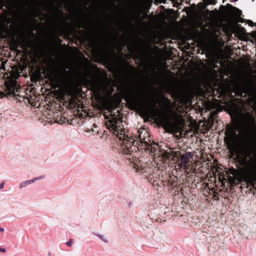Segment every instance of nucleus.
Segmentation results:
<instances>
[{
	"label": "nucleus",
	"mask_w": 256,
	"mask_h": 256,
	"mask_svg": "<svg viewBox=\"0 0 256 256\" xmlns=\"http://www.w3.org/2000/svg\"><path fill=\"white\" fill-rule=\"evenodd\" d=\"M122 122L117 118H112L106 122L107 128L116 136L120 144L119 150L124 156L126 159L134 158V153L138 150V147L134 145L136 142L134 138L128 136L125 132V129Z\"/></svg>",
	"instance_id": "f257e3e1"
},
{
	"label": "nucleus",
	"mask_w": 256,
	"mask_h": 256,
	"mask_svg": "<svg viewBox=\"0 0 256 256\" xmlns=\"http://www.w3.org/2000/svg\"><path fill=\"white\" fill-rule=\"evenodd\" d=\"M34 65H7V70L6 65H0V74H2V76L6 80V87L8 92L13 95H16V92H18L21 88L18 84L17 79L23 74L25 70L28 68H34ZM42 66L43 65H36ZM4 96V93L0 91V98Z\"/></svg>",
	"instance_id": "f03ea898"
},
{
	"label": "nucleus",
	"mask_w": 256,
	"mask_h": 256,
	"mask_svg": "<svg viewBox=\"0 0 256 256\" xmlns=\"http://www.w3.org/2000/svg\"><path fill=\"white\" fill-rule=\"evenodd\" d=\"M235 152L237 156L246 164L250 172H254L256 171V164L249 160L252 159V150L248 140L246 142L245 144L242 146L236 147Z\"/></svg>",
	"instance_id": "7ed1b4c3"
},
{
	"label": "nucleus",
	"mask_w": 256,
	"mask_h": 256,
	"mask_svg": "<svg viewBox=\"0 0 256 256\" xmlns=\"http://www.w3.org/2000/svg\"><path fill=\"white\" fill-rule=\"evenodd\" d=\"M62 39L58 36L52 34L46 43L37 47V49L42 53L47 51L50 53L57 54L62 50Z\"/></svg>",
	"instance_id": "20e7f679"
},
{
	"label": "nucleus",
	"mask_w": 256,
	"mask_h": 256,
	"mask_svg": "<svg viewBox=\"0 0 256 256\" xmlns=\"http://www.w3.org/2000/svg\"><path fill=\"white\" fill-rule=\"evenodd\" d=\"M194 153L192 152H186L182 155L180 158V163L178 166L181 168H186L190 160L194 156Z\"/></svg>",
	"instance_id": "39448f33"
},
{
	"label": "nucleus",
	"mask_w": 256,
	"mask_h": 256,
	"mask_svg": "<svg viewBox=\"0 0 256 256\" xmlns=\"http://www.w3.org/2000/svg\"><path fill=\"white\" fill-rule=\"evenodd\" d=\"M116 40V38L112 36L111 40L104 39L100 42H98V44L102 50H108L110 48V45L114 44Z\"/></svg>",
	"instance_id": "423d86ee"
},
{
	"label": "nucleus",
	"mask_w": 256,
	"mask_h": 256,
	"mask_svg": "<svg viewBox=\"0 0 256 256\" xmlns=\"http://www.w3.org/2000/svg\"><path fill=\"white\" fill-rule=\"evenodd\" d=\"M44 177V176H40L38 177L34 178L30 180H28L25 182H22L20 184V188H22L24 187L28 184H31L35 182L37 180H39L42 178Z\"/></svg>",
	"instance_id": "0eeeda50"
},
{
	"label": "nucleus",
	"mask_w": 256,
	"mask_h": 256,
	"mask_svg": "<svg viewBox=\"0 0 256 256\" xmlns=\"http://www.w3.org/2000/svg\"><path fill=\"white\" fill-rule=\"evenodd\" d=\"M49 66H62L60 69L62 70H64L65 72H68V70H70V68H69V66H72L73 65H48ZM76 66H83L84 65H76ZM86 66H88V65H85ZM92 66H94V68H98V65H92Z\"/></svg>",
	"instance_id": "6e6552de"
},
{
	"label": "nucleus",
	"mask_w": 256,
	"mask_h": 256,
	"mask_svg": "<svg viewBox=\"0 0 256 256\" xmlns=\"http://www.w3.org/2000/svg\"><path fill=\"white\" fill-rule=\"evenodd\" d=\"M140 66H142V65H140ZM145 66H163L164 68H169L170 65H144ZM177 65H170V66H176ZM182 66V68H184V66H186V65H180ZM188 66H193L194 65H188ZM195 66H198V65H194ZM203 66H206L207 65H202ZM210 66H214L213 68H219V66L216 65H210Z\"/></svg>",
	"instance_id": "1a4fd4ad"
},
{
	"label": "nucleus",
	"mask_w": 256,
	"mask_h": 256,
	"mask_svg": "<svg viewBox=\"0 0 256 256\" xmlns=\"http://www.w3.org/2000/svg\"><path fill=\"white\" fill-rule=\"evenodd\" d=\"M22 64H32L30 62H28V63L24 62ZM34 64H38V63L35 62ZM38 64H42L38 63ZM46 64H92L90 63V62H86V63H74V62L50 63V62H48V63H46Z\"/></svg>",
	"instance_id": "9d476101"
},
{
	"label": "nucleus",
	"mask_w": 256,
	"mask_h": 256,
	"mask_svg": "<svg viewBox=\"0 0 256 256\" xmlns=\"http://www.w3.org/2000/svg\"><path fill=\"white\" fill-rule=\"evenodd\" d=\"M6 7L8 8H14L16 6V0H7Z\"/></svg>",
	"instance_id": "9b49d317"
},
{
	"label": "nucleus",
	"mask_w": 256,
	"mask_h": 256,
	"mask_svg": "<svg viewBox=\"0 0 256 256\" xmlns=\"http://www.w3.org/2000/svg\"><path fill=\"white\" fill-rule=\"evenodd\" d=\"M132 46L134 48H138L139 49H140V50H142V51L145 52H146V51H145V48H144V44H138L136 42H134L133 44H132Z\"/></svg>",
	"instance_id": "f8f14e48"
},
{
	"label": "nucleus",
	"mask_w": 256,
	"mask_h": 256,
	"mask_svg": "<svg viewBox=\"0 0 256 256\" xmlns=\"http://www.w3.org/2000/svg\"><path fill=\"white\" fill-rule=\"evenodd\" d=\"M142 104L144 105V106H146V107L148 108H155L156 107V104H153V106L152 107L151 106H150V104L148 103L144 100H142Z\"/></svg>",
	"instance_id": "ddd939ff"
},
{
	"label": "nucleus",
	"mask_w": 256,
	"mask_h": 256,
	"mask_svg": "<svg viewBox=\"0 0 256 256\" xmlns=\"http://www.w3.org/2000/svg\"><path fill=\"white\" fill-rule=\"evenodd\" d=\"M219 64H236L232 62L225 63L224 62H222V60H221L219 62ZM238 64H250L248 62V63H238Z\"/></svg>",
	"instance_id": "4468645a"
},
{
	"label": "nucleus",
	"mask_w": 256,
	"mask_h": 256,
	"mask_svg": "<svg viewBox=\"0 0 256 256\" xmlns=\"http://www.w3.org/2000/svg\"><path fill=\"white\" fill-rule=\"evenodd\" d=\"M135 64H167L166 62H162V63H152V62H148V63H144V62H136Z\"/></svg>",
	"instance_id": "2eb2a0df"
},
{
	"label": "nucleus",
	"mask_w": 256,
	"mask_h": 256,
	"mask_svg": "<svg viewBox=\"0 0 256 256\" xmlns=\"http://www.w3.org/2000/svg\"><path fill=\"white\" fill-rule=\"evenodd\" d=\"M106 66V68H108L110 66H132V68L134 67V65H104Z\"/></svg>",
	"instance_id": "dca6fc26"
},
{
	"label": "nucleus",
	"mask_w": 256,
	"mask_h": 256,
	"mask_svg": "<svg viewBox=\"0 0 256 256\" xmlns=\"http://www.w3.org/2000/svg\"><path fill=\"white\" fill-rule=\"evenodd\" d=\"M97 236H98V237L102 240L103 242H108V240H106L104 238V236L102 235H101V234H98Z\"/></svg>",
	"instance_id": "f3484780"
},
{
	"label": "nucleus",
	"mask_w": 256,
	"mask_h": 256,
	"mask_svg": "<svg viewBox=\"0 0 256 256\" xmlns=\"http://www.w3.org/2000/svg\"><path fill=\"white\" fill-rule=\"evenodd\" d=\"M100 64H130L129 62H124V63H114V62L106 63V62H102V63H100Z\"/></svg>",
	"instance_id": "a211bd4d"
},
{
	"label": "nucleus",
	"mask_w": 256,
	"mask_h": 256,
	"mask_svg": "<svg viewBox=\"0 0 256 256\" xmlns=\"http://www.w3.org/2000/svg\"><path fill=\"white\" fill-rule=\"evenodd\" d=\"M250 118L252 122V126L256 129V124L254 118L253 117H250Z\"/></svg>",
	"instance_id": "6ab92c4d"
},
{
	"label": "nucleus",
	"mask_w": 256,
	"mask_h": 256,
	"mask_svg": "<svg viewBox=\"0 0 256 256\" xmlns=\"http://www.w3.org/2000/svg\"><path fill=\"white\" fill-rule=\"evenodd\" d=\"M72 240L70 239L68 242H66V244L68 246H71L72 244Z\"/></svg>",
	"instance_id": "aec40b11"
},
{
	"label": "nucleus",
	"mask_w": 256,
	"mask_h": 256,
	"mask_svg": "<svg viewBox=\"0 0 256 256\" xmlns=\"http://www.w3.org/2000/svg\"><path fill=\"white\" fill-rule=\"evenodd\" d=\"M177 0V2H174V6H176V7H178V8H180V5H182V3H179V2H178V0Z\"/></svg>",
	"instance_id": "412c9836"
},
{
	"label": "nucleus",
	"mask_w": 256,
	"mask_h": 256,
	"mask_svg": "<svg viewBox=\"0 0 256 256\" xmlns=\"http://www.w3.org/2000/svg\"><path fill=\"white\" fill-rule=\"evenodd\" d=\"M226 65H222L220 64V66H226ZM228 66H234V65H227ZM238 66H243V65H238ZM252 65H244V66H251ZM254 66H256V65H254Z\"/></svg>",
	"instance_id": "4be33fe9"
},
{
	"label": "nucleus",
	"mask_w": 256,
	"mask_h": 256,
	"mask_svg": "<svg viewBox=\"0 0 256 256\" xmlns=\"http://www.w3.org/2000/svg\"><path fill=\"white\" fill-rule=\"evenodd\" d=\"M186 64H199V63L190 62V63H187ZM200 64H206L202 62L201 63H200ZM206 64H215L214 63H207Z\"/></svg>",
	"instance_id": "5701e85b"
},
{
	"label": "nucleus",
	"mask_w": 256,
	"mask_h": 256,
	"mask_svg": "<svg viewBox=\"0 0 256 256\" xmlns=\"http://www.w3.org/2000/svg\"><path fill=\"white\" fill-rule=\"evenodd\" d=\"M162 122L164 124H167L168 122V120L166 119H164L162 120Z\"/></svg>",
	"instance_id": "b1692460"
},
{
	"label": "nucleus",
	"mask_w": 256,
	"mask_h": 256,
	"mask_svg": "<svg viewBox=\"0 0 256 256\" xmlns=\"http://www.w3.org/2000/svg\"><path fill=\"white\" fill-rule=\"evenodd\" d=\"M0 252H6V250L4 248H2L0 247Z\"/></svg>",
	"instance_id": "393cba45"
},
{
	"label": "nucleus",
	"mask_w": 256,
	"mask_h": 256,
	"mask_svg": "<svg viewBox=\"0 0 256 256\" xmlns=\"http://www.w3.org/2000/svg\"><path fill=\"white\" fill-rule=\"evenodd\" d=\"M4 182H2V183L0 184V190H1V189L4 188Z\"/></svg>",
	"instance_id": "a878e982"
},
{
	"label": "nucleus",
	"mask_w": 256,
	"mask_h": 256,
	"mask_svg": "<svg viewBox=\"0 0 256 256\" xmlns=\"http://www.w3.org/2000/svg\"><path fill=\"white\" fill-rule=\"evenodd\" d=\"M232 136H236V131L234 130H232Z\"/></svg>",
	"instance_id": "bb28decb"
},
{
	"label": "nucleus",
	"mask_w": 256,
	"mask_h": 256,
	"mask_svg": "<svg viewBox=\"0 0 256 256\" xmlns=\"http://www.w3.org/2000/svg\"><path fill=\"white\" fill-rule=\"evenodd\" d=\"M254 24V22L251 20H248V24L250 25V26H251V25H252Z\"/></svg>",
	"instance_id": "cd10ccee"
},
{
	"label": "nucleus",
	"mask_w": 256,
	"mask_h": 256,
	"mask_svg": "<svg viewBox=\"0 0 256 256\" xmlns=\"http://www.w3.org/2000/svg\"><path fill=\"white\" fill-rule=\"evenodd\" d=\"M132 206V202H130L128 203V206H129V207H130V206Z\"/></svg>",
	"instance_id": "c85d7f7f"
},
{
	"label": "nucleus",
	"mask_w": 256,
	"mask_h": 256,
	"mask_svg": "<svg viewBox=\"0 0 256 256\" xmlns=\"http://www.w3.org/2000/svg\"><path fill=\"white\" fill-rule=\"evenodd\" d=\"M254 191H255V192H254V195H256V186H254Z\"/></svg>",
	"instance_id": "c756f323"
},
{
	"label": "nucleus",
	"mask_w": 256,
	"mask_h": 256,
	"mask_svg": "<svg viewBox=\"0 0 256 256\" xmlns=\"http://www.w3.org/2000/svg\"><path fill=\"white\" fill-rule=\"evenodd\" d=\"M4 228H0V232H4Z\"/></svg>",
	"instance_id": "7c9ffc66"
},
{
	"label": "nucleus",
	"mask_w": 256,
	"mask_h": 256,
	"mask_svg": "<svg viewBox=\"0 0 256 256\" xmlns=\"http://www.w3.org/2000/svg\"><path fill=\"white\" fill-rule=\"evenodd\" d=\"M243 92H244V90L243 88H242V92H241V94H243Z\"/></svg>",
	"instance_id": "2f4dec72"
},
{
	"label": "nucleus",
	"mask_w": 256,
	"mask_h": 256,
	"mask_svg": "<svg viewBox=\"0 0 256 256\" xmlns=\"http://www.w3.org/2000/svg\"><path fill=\"white\" fill-rule=\"evenodd\" d=\"M6 62H2L0 64H6Z\"/></svg>",
	"instance_id": "473e14b6"
},
{
	"label": "nucleus",
	"mask_w": 256,
	"mask_h": 256,
	"mask_svg": "<svg viewBox=\"0 0 256 256\" xmlns=\"http://www.w3.org/2000/svg\"><path fill=\"white\" fill-rule=\"evenodd\" d=\"M186 4H190V2H187V1L186 2Z\"/></svg>",
	"instance_id": "72a5a7b5"
},
{
	"label": "nucleus",
	"mask_w": 256,
	"mask_h": 256,
	"mask_svg": "<svg viewBox=\"0 0 256 256\" xmlns=\"http://www.w3.org/2000/svg\"><path fill=\"white\" fill-rule=\"evenodd\" d=\"M80 28H84V26L83 25H82H82L80 26Z\"/></svg>",
	"instance_id": "f704fd0d"
},
{
	"label": "nucleus",
	"mask_w": 256,
	"mask_h": 256,
	"mask_svg": "<svg viewBox=\"0 0 256 256\" xmlns=\"http://www.w3.org/2000/svg\"><path fill=\"white\" fill-rule=\"evenodd\" d=\"M238 0H232L233 2H236L238 1Z\"/></svg>",
	"instance_id": "c9c22d12"
},
{
	"label": "nucleus",
	"mask_w": 256,
	"mask_h": 256,
	"mask_svg": "<svg viewBox=\"0 0 256 256\" xmlns=\"http://www.w3.org/2000/svg\"><path fill=\"white\" fill-rule=\"evenodd\" d=\"M16 64H20V62H17Z\"/></svg>",
	"instance_id": "e433bc0d"
},
{
	"label": "nucleus",
	"mask_w": 256,
	"mask_h": 256,
	"mask_svg": "<svg viewBox=\"0 0 256 256\" xmlns=\"http://www.w3.org/2000/svg\"><path fill=\"white\" fill-rule=\"evenodd\" d=\"M254 64H256V63H254Z\"/></svg>",
	"instance_id": "4c0bfd02"
}]
</instances>
